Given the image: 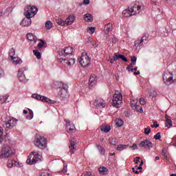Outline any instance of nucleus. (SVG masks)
<instances>
[{"label":"nucleus","mask_w":176,"mask_h":176,"mask_svg":"<svg viewBox=\"0 0 176 176\" xmlns=\"http://www.w3.org/2000/svg\"><path fill=\"white\" fill-rule=\"evenodd\" d=\"M14 155V150L8 144H5L1 148V158L8 159Z\"/></svg>","instance_id":"nucleus-1"},{"label":"nucleus","mask_w":176,"mask_h":176,"mask_svg":"<svg viewBox=\"0 0 176 176\" xmlns=\"http://www.w3.org/2000/svg\"><path fill=\"white\" fill-rule=\"evenodd\" d=\"M34 145L39 149H46L47 148V140L41 135H36L34 140Z\"/></svg>","instance_id":"nucleus-2"},{"label":"nucleus","mask_w":176,"mask_h":176,"mask_svg":"<svg viewBox=\"0 0 176 176\" xmlns=\"http://www.w3.org/2000/svg\"><path fill=\"white\" fill-rule=\"evenodd\" d=\"M41 156H42V154L38 151H32L28 156L26 163L32 166V164H35L37 162H39Z\"/></svg>","instance_id":"nucleus-3"},{"label":"nucleus","mask_w":176,"mask_h":176,"mask_svg":"<svg viewBox=\"0 0 176 176\" xmlns=\"http://www.w3.org/2000/svg\"><path fill=\"white\" fill-rule=\"evenodd\" d=\"M91 61V60L90 59V57H89L87 52H82L80 58H79L80 65L82 67V68H87V67H89Z\"/></svg>","instance_id":"nucleus-4"},{"label":"nucleus","mask_w":176,"mask_h":176,"mask_svg":"<svg viewBox=\"0 0 176 176\" xmlns=\"http://www.w3.org/2000/svg\"><path fill=\"white\" fill-rule=\"evenodd\" d=\"M123 104V96L120 93H116L113 96L112 105L116 108H120Z\"/></svg>","instance_id":"nucleus-5"},{"label":"nucleus","mask_w":176,"mask_h":176,"mask_svg":"<svg viewBox=\"0 0 176 176\" xmlns=\"http://www.w3.org/2000/svg\"><path fill=\"white\" fill-rule=\"evenodd\" d=\"M38 13V8L35 6H29L25 9L24 14L27 19H31L35 16Z\"/></svg>","instance_id":"nucleus-6"},{"label":"nucleus","mask_w":176,"mask_h":176,"mask_svg":"<svg viewBox=\"0 0 176 176\" xmlns=\"http://www.w3.org/2000/svg\"><path fill=\"white\" fill-rule=\"evenodd\" d=\"M28 72V69L27 67H23L19 69L18 71V78L20 82H27L28 78L25 77V74Z\"/></svg>","instance_id":"nucleus-7"},{"label":"nucleus","mask_w":176,"mask_h":176,"mask_svg":"<svg viewBox=\"0 0 176 176\" xmlns=\"http://www.w3.org/2000/svg\"><path fill=\"white\" fill-rule=\"evenodd\" d=\"M17 122H19V120L14 118H11L8 120V122H6V125H3L5 127L6 130H10L17 124Z\"/></svg>","instance_id":"nucleus-8"},{"label":"nucleus","mask_w":176,"mask_h":176,"mask_svg":"<svg viewBox=\"0 0 176 176\" xmlns=\"http://www.w3.org/2000/svg\"><path fill=\"white\" fill-rule=\"evenodd\" d=\"M163 80L165 85H171V83H173L174 80L173 79V74L170 72H166L164 74Z\"/></svg>","instance_id":"nucleus-9"},{"label":"nucleus","mask_w":176,"mask_h":176,"mask_svg":"<svg viewBox=\"0 0 176 176\" xmlns=\"http://www.w3.org/2000/svg\"><path fill=\"white\" fill-rule=\"evenodd\" d=\"M32 97L36 100L42 101L43 102H47L48 104H53V100L46 98V96H41L38 94H34Z\"/></svg>","instance_id":"nucleus-10"},{"label":"nucleus","mask_w":176,"mask_h":176,"mask_svg":"<svg viewBox=\"0 0 176 176\" xmlns=\"http://www.w3.org/2000/svg\"><path fill=\"white\" fill-rule=\"evenodd\" d=\"M72 53H74V51L72 47H67L65 50H62L59 52L60 56H63L64 57L72 56Z\"/></svg>","instance_id":"nucleus-11"},{"label":"nucleus","mask_w":176,"mask_h":176,"mask_svg":"<svg viewBox=\"0 0 176 176\" xmlns=\"http://www.w3.org/2000/svg\"><path fill=\"white\" fill-rule=\"evenodd\" d=\"M129 8L131 9L133 16H135V14H140V12H141V6H140V4H132Z\"/></svg>","instance_id":"nucleus-12"},{"label":"nucleus","mask_w":176,"mask_h":176,"mask_svg":"<svg viewBox=\"0 0 176 176\" xmlns=\"http://www.w3.org/2000/svg\"><path fill=\"white\" fill-rule=\"evenodd\" d=\"M66 122V130L67 133H74L75 132V125L71 123L69 120H65Z\"/></svg>","instance_id":"nucleus-13"},{"label":"nucleus","mask_w":176,"mask_h":176,"mask_svg":"<svg viewBox=\"0 0 176 176\" xmlns=\"http://www.w3.org/2000/svg\"><path fill=\"white\" fill-rule=\"evenodd\" d=\"M96 83H97V76L94 74H91L89 78V89H93L94 86H96Z\"/></svg>","instance_id":"nucleus-14"},{"label":"nucleus","mask_w":176,"mask_h":176,"mask_svg":"<svg viewBox=\"0 0 176 176\" xmlns=\"http://www.w3.org/2000/svg\"><path fill=\"white\" fill-rule=\"evenodd\" d=\"M59 61L60 63H65L67 65V67H71V65H74L75 64V58H59Z\"/></svg>","instance_id":"nucleus-15"},{"label":"nucleus","mask_w":176,"mask_h":176,"mask_svg":"<svg viewBox=\"0 0 176 176\" xmlns=\"http://www.w3.org/2000/svg\"><path fill=\"white\" fill-rule=\"evenodd\" d=\"M76 138H72L70 140L69 152L71 155H74V151L75 150V145H76Z\"/></svg>","instance_id":"nucleus-16"},{"label":"nucleus","mask_w":176,"mask_h":176,"mask_svg":"<svg viewBox=\"0 0 176 176\" xmlns=\"http://www.w3.org/2000/svg\"><path fill=\"white\" fill-rule=\"evenodd\" d=\"M140 146L142 148H153V144L149 140H144L140 144Z\"/></svg>","instance_id":"nucleus-17"},{"label":"nucleus","mask_w":176,"mask_h":176,"mask_svg":"<svg viewBox=\"0 0 176 176\" xmlns=\"http://www.w3.org/2000/svg\"><path fill=\"white\" fill-rule=\"evenodd\" d=\"M58 96L62 100H67L68 97H69V95H68V91H66L65 89L60 90L58 91Z\"/></svg>","instance_id":"nucleus-18"},{"label":"nucleus","mask_w":176,"mask_h":176,"mask_svg":"<svg viewBox=\"0 0 176 176\" xmlns=\"http://www.w3.org/2000/svg\"><path fill=\"white\" fill-rule=\"evenodd\" d=\"M10 60L12 64H14V65H19L23 63V60L19 57H18L17 55L13 58H11Z\"/></svg>","instance_id":"nucleus-19"},{"label":"nucleus","mask_w":176,"mask_h":176,"mask_svg":"<svg viewBox=\"0 0 176 176\" xmlns=\"http://www.w3.org/2000/svg\"><path fill=\"white\" fill-rule=\"evenodd\" d=\"M75 19L76 17L74 15H69L65 21L66 25H71V24H74Z\"/></svg>","instance_id":"nucleus-20"},{"label":"nucleus","mask_w":176,"mask_h":176,"mask_svg":"<svg viewBox=\"0 0 176 176\" xmlns=\"http://www.w3.org/2000/svg\"><path fill=\"white\" fill-rule=\"evenodd\" d=\"M165 119L166 126L168 127V129H170V127L173 126V120H171V117L168 115H165Z\"/></svg>","instance_id":"nucleus-21"},{"label":"nucleus","mask_w":176,"mask_h":176,"mask_svg":"<svg viewBox=\"0 0 176 176\" xmlns=\"http://www.w3.org/2000/svg\"><path fill=\"white\" fill-rule=\"evenodd\" d=\"M113 57H114L115 61H118V60H119V58L122 60V61H124V63H127V61H129V60H127V58H126V56H124V55H118L117 53H115L113 54Z\"/></svg>","instance_id":"nucleus-22"},{"label":"nucleus","mask_w":176,"mask_h":176,"mask_svg":"<svg viewBox=\"0 0 176 176\" xmlns=\"http://www.w3.org/2000/svg\"><path fill=\"white\" fill-rule=\"evenodd\" d=\"M113 30V26L111 23H109L104 25V34H108Z\"/></svg>","instance_id":"nucleus-23"},{"label":"nucleus","mask_w":176,"mask_h":176,"mask_svg":"<svg viewBox=\"0 0 176 176\" xmlns=\"http://www.w3.org/2000/svg\"><path fill=\"white\" fill-rule=\"evenodd\" d=\"M19 166V162L14 160H9L8 162V167L12 168V167H16Z\"/></svg>","instance_id":"nucleus-24"},{"label":"nucleus","mask_w":176,"mask_h":176,"mask_svg":"<svg viewBox=\"0 0 176 176\" xmlns=\"http://www.w3.org/2000/svg\"><path fill=\"white\" fill-rule=\"evenodd\" d=\"M122 14L124 17H131V16H134L133 14V12H131L130 7H129L128 9L124 10L122 12Z\"/></svg>","instance_id":"nucleus-25"},{"label":"nucleus","mask_w":176,"mask_h":176,"mask_svg":"<svg viewBox=\"0 0 176 176\" xmlns=\"http://www.w3.org/2000/svg\"><path fill=\"white\" fill-rule=\"evenodd\" d=\"M27 38L29 41H30V42H34V43H36V36H35L32 33H28L27 34Z\"/></svg>","instance_id":"nucleus-26"},{"label":"nucleus","mask_w":176,"mask_h":176,"mask_svg":"<svg viewBox=\"0 0 176 176\" xmlns=\"http://www.w3.org/2000/svg\"><path fill=\"white\" fill-rule=\"evenodd\" d=\"M31 18H27V19H23L21 22L22 25H24V27H30L31 25Z\"/></svg>","instance_id":"nucleus-27"},{"label":"nucleus","mask_w":176,"mask_h":176,"mask_svg":"<svg viewBox=\"0 0 176 176\" xmlns=\"http://www.w3.org/2000/svg\"><path fill=\"white\" fill-rule=\"evenodd\" d=\"M8 56L9 60L12 59L13 57H16V50L11 48L9 51Z\"/></svg>","instance_id":"nucleus-28"},{"label":"nucleus","mask_w":176,"mask_h":176,"mask_svg":"<svg viewBox=\"0 0 176 176\" xmlns=\"http://www.w3.org/2000/svg\"><path fill=\"white\" fill-rule=\"evenodd\" d=\"M99 173L101 175H105L107 173H108V169L107 167L104 166H100L99 168Z\"/></svg>","instance_id":"nucleus-29"},{"label":"nucleus","mask_w":176,"mask_h":176,"mask_svg":"<svg viewBox=\"0 0 176 176\" xmlns=\"http://www.w3.org/2000/svg\"><path fill=\"white\" fill-rule=\"evenodd\" d=\"M129 148V144H119L117 146V151L122 152V151H124V149H127Z\"/></svg>","instance_id":"nucleus-30"},{"label":"nucleus","mask_w":176,"mask_h":176,"mask_svg":"<svg viewBox=\"0 0 176 176\" xmlns=\"http://www.w3.org/2000/svg\"><path fill=\"white\" fill-rule=\"evenodd\" d=\"M84 19L87 23H91V21H93V16L91 14H85Z\"/></svg>","instance_id":"nucleus-31"},{"label":"nucleus","mask_w":176,"mask_h":176,"mask_svg":"<svg viewBox=\"0 0 176 176\" xmlns=\"http://www.w3.org/2000/svg\"><path fill=\"white\" fill-rule=\"evenodd\" d=\"M95 104L99 108H105V101L104 100H100V101L97 100L95 102Z\"/></svg>","instance_id":"nucleus-32"},{"label":"nucleus","mask_w":176,"mask_h":176,"mask_svg":"<svg viewBox=\"0 0 176 176\" xmlns=\"http://www.w3.org/2000/svg\"><path fill=\"white\" fill-rule=\"evenodd\" d=\"M101 131H104V133H109L111 131V126L107 125L106 126H100Z\"/></svg>","instance_id":"nucleus-33"},{"label":"nucleus","mask_w":176,"mask_h":176,"mask_svg":"<svg viewBox=\"0 0 176 176\" xmlns=\"http://www.w3.org/2000/svg\"><path fill=\"white\" fill-rule=\"evenodd\" d=\"M9 98V95L6 94L5 96H0V101L1 104H3V102H6L8 101V99Z\"/></svg>","instance_id":"nucleus-34"},{"label":"nucleus","mask_w":176,"mask_h":176,"mask_svg":"<svg viewBox=\"0 0 176 176\" xmlns=\"http://www.w3.org/2000/svg\"><path fill=\"white\" fill-rule=\"evenodd\" d=\"M149 38V34H144L142 38L140 39V43H142L143 42H146V41H148V38Z\"/></svg>","instance_id":"nucleus-35"},{"label":"nucleus","mask_w":176,"mask_h":176,"mask_svg":"<svg viewBox=\"0 0 176 176\" xmlns=\"http://www.w3.org/2000/svg\"><path fill=\"white\" fill-rule=\"evenodd\" d=\"M124 122L122 120L117 118L116 120V124L118 126V127H121V126H123Z\"/></svg>","instance_id":"nucleus-36"},{"label":"nucleus","mask_w":176,"mask_h":176,"mask_svg":"<svg viewBox=\"0 0 176 176\" xmlns=\"http://www.w3.org/2000/svg\"><path fill=\"white\" fill-rule=\"evenodd\" d=\"M33 53H34V56H36V57L38 59H40L41 57H42L41 52H39V51L38 50H33Z\"/></svg>","instance_id":"nucleus-37"},{"label":"nucleus","mask_w":176,"mask_h":176,"mask_svg":"<svg viewBox=\"0 0 176 176\" xmlns=\"http://www.w3.org/2000/svg\"><path fill=\"white\" fill-rule=\"evenodd\" d=\"M56 23H57V24H58L59 25H67L65 23V21H63V19H56Z\"/></svg>","instance_id":"nucleus-38"},{"label":"nucleus","mask_w":176,"mask_h":176,"mask_svg":"<svg viewBox=\"0 0 176 176\" xmlns=\"http://www.w3.org/2000/svg\"><path fill=\"white\" fill-rule=\"evenodd\" d=\"M52 27H53V23H52V21H47L45 23V28H47V30H50V28H52Z\"/></svg>","instance_id":"nucleus-39"},{"label":"nucleus","mask_w":176,"mask_h":176,"mask_svg":"<svg viewBox=\"0 0 176 176\" xmlns=\"http://www.w3.org/2000/svg\"><path fill=\"white\" fill-rule=\"evenodd\" d=\"M137 112H140V113H142L144 112V110L142 109V107L141 106H138L136 104V106L133 108Z\"/></svg>","instance_id":"nucleus-40"},{"label":"nucleus","mask_w":176,"mask_h":176,"mask_svg":"<svg viewBox=\"0 0 176 176\" xmlns=\"http://www.w3.org/2000/svg\"><path fill=\"white\" fill-rule=\"evenodd\" d=\"M149 94L151 97H156L157 96V92L153 89H150Z\"/></svg>","instance_id":"nucleus-41"},{"label":"nucleus","mask_w":176,"mask_h":176,"mask_svg":"<svg viewBox=\"0 0 176 176\" xmlns=\"http://www.w3.org/2000/svg\"><path fill=\"white\" fill-rule=\"evenodd\" d=\"M141 160H142V158L140 157H136L133 162L135 163V164H141Z\"/></svg>","instance_id":"nucleus-42"},{"label":"nucleus","mask_w":176,"mask_h":176,"mask_svg":"<svg viewBox=\"0 0 176 176\" xmlns=\"http://www.w3.org/2000/svg\"><path fill=\"white\" fill-rule=\"evenodd\" d=\"M26 118L27 119H28V120H31V119L34 118V112L32 111V110H30L29 114Z\"/></svg>","instance_id":"nucleus-43"},{"label":"nucleus","mask_w":176,"mask_h":176,"mask_svg":"<svg viewBox=\"0 0 176 176\" xmlns=\"http://www.w3.org/2000/svg\"><path fill=\"white\" fill-rule=\"evenodd\" d=\"M133 63H130L128 67H126V69L128 71H131V72H134V69L133 68Z\"/></svg>","instance_id":"nucleus-44"},{"label":"nucleus","mask_w":176,"mask_h":176,"mask_svg":"<svg viewBox=\"0 0 176 176\" xmlns=\"http://www.w3.org/2000/svg\"><path fill=\"white\" fill-rule=\"evenodd\" d=\"M143 165H144V160H141V162L140 164V166L136 168L137 170H140L139 171V173H142V170H142V166Z\"/></svg>","instance_id":"nucleus-45"},{"label":"nucleus","mask_w":176,"mask_h":176,"mask_svg":"<svg viewBox=\"0 0 176 176\" xmlns=\"http://www.w3.org/2000/svg\"><path fill=\"white\" fill-rule=\"evenodd\" d=\"M153 124L151 125V127H152V129H153V128L157 129V127H159V124H157V121L153 120Z\"/></svg>","instance_id":"nucleus-46"},{"label":"nucleus","mask_w":176,"mask_h":176,"mask_svg":"<svg viewBox=\"0 0 176 176\" xmlns=\"http://www.w3.org/2000/svg\"><path fill=\"white\" fill-rule=\"evenodd\" d=\"M41 42L38 43V47L39 49H42V47H45V41H43L42 40H41Z\"/></svg>","instance_id":"nucleus-47"},{"label":"nucleus","mask_w":176,"mask_h":176,"mask_svg":"<svg viewBox=\"0 0 176 176\" xmlns=\"http://www.w3.org/2000/svg\"><path fill=\"white\" fill-rule=\"evenodd\" d=\"M111 145H116L118 144V140L116 138H113L111 140H110Z\"/></svg>","instance_id":"nucleus-48"},{"label":"nucleus","mask_w":176,"mask_h":176,"mask_svg":"<svg viewBox=\"0 0 176 176\" xmlns=\"http://www.w3.org/2000/svg\"><path fill=\"white\" fill-rule=\"evenodd\" d=\"M2 135H3V128L0 126V142H2Z\"/></svg>","instance_id":"nucleus-49"},{"label":"nucleus","mask_w":176,"mask_h":176,"mask_svg":"<svg viewBox=\"0 0 176 176\" xmlns=\"http://www.w3.org/2000/svg\"><path fill=\"white\" fill-rule=\"evenodd\" d=\"M151 130L149 127L144 129V134H146V135H148V134L151 133Z\"/></svg>","instance_id":"nucleus-50"},{"label":"nucleus","mask_w":176,"mask_h":176,"mask_svg":"<svg viewBox=\"0 0 176 176\" xmlns=\"http://www.w3.org/2000/svg\"><path fill=\"white\" fill-rule=\"evenodd\" d=\"M135 106H137V100H133L131 102V107L132 108H134Z\"/></svg>","instance_id":"nucleus-51"},{"label":"nucleus","mask_w":176,"mask_h":176,"mask_svg":"<svg viewBox=\"0 0 176 176\" xmlns=\"http://www.w3.org/2000/svg\"><path fill=\"white\" fill-rule=\"evenodd\" d=\"M131 61L133 63V65H135V63L137 61V57L133 56L131 57Z\"/></svg>","instance_id":"nucleus-52"},{"label":"nucleus","mask_w":176,"mask_h":176,"mask_svg":"<svg viewBox=\"0 0 176 176\" xmlns=\"http://www.w3.org/2000/svg\"><path fill=\"white\" fill-rule=\"evenodd\" d=\"M155 140H160L162 138V135H160V132H158L156 135H154Z\"/></svg>","instance_id":"nucleus-53"},{"label":"nucleus","mask_w":176,"mask_h":176,"mask_svg":"<svg viewBox=\"0 0 176 176\" xmlns=\"http://www.w3.org/2000/svg\"><path fill=\"white\" fill-rule=\"evenodd\" d=\"M60 90H65L68 91V85L67 84H63L62 89Z\"/></svg>","instance_id":"nucleus-54"},{"label":"nucleus","mask_w":176,"mask_h":176,"mask_svg":"<svg viewBox=\"0 0 176 176\" xmlns=\"http://www.w3.org/2000/svg\"><path fill=\"white\" fill-rule=\"evenodd\" d=\"M140 102L142 105H145V104H146V102L145 101V99H144V98L140 99Z\"/></svg>","instance_id":"nucleus-55"},{"label":"nucleus","mask_w":176,"mask_h":176,"mask_svg":"<svg viewBox=\"0 0 176 176\" xmlns=\"http://www.w3.org/2000/svg\"><path fill=\"white\" fill-rule=\"evenodd\" d=\"M98 149L101 151V153H104L105 152V151L104 150V148H102V146H97Z\"/></svg>","instance_id":"nucleus-56"},{"label":"nucleus","mask_w":176,"mask_h":176,"mask_svg":"<svg viewBox=\"0 0 176 176\" xmlns=\"http://www.w3.org/2000/svg\"><path fill=\"white\" fill-rule=\"evenodd\" d=\"M90 43L94 46V47H97V43H96V41L91 40Z\"/></svg>","instance_id":"nucleus-57"},{"label":"nucleus","mask_w":176,"mask_h":176,"mask_svg":"<svg viewBox=\"0 0 176 176\" xmlns=\"http://www.w3.org/2000/svg\"><path fill=\"white\" fill-rule=\"evenodd\" d=\"M134 43L135 46H138L139 45H141V43H141V40H136Z\"/></svg>","instance_id":"nucleus-58"},{"label":"nucleus","mask_w":176,"mask_h":176,"mask_svg":"<svg viewBox=\"0 0 176 176\" xmlns=\"http://www.w3.org/2000/svg\"><path fill=\"white\" fill-rule=\"evenodd\" d=\"M89 30L91 32V34H93L94 32H96V28L94 27H90L89 28Z\"/></svg>","instance_id":"nucleus-59"},{"label":"nucleus","mask_w":176,"mask_h":176,"mask_svg":"<svg viewBox=\"0 0 176 176\" xmlns=\"http://www.w3.org/2000/svg\"><path fill=\"white\" fill-rule=\"evenodd\" d=\"M132 171L135 173V174H140V171H138V170L135 168H132Z\"/></svg>","instance_id":"nucleus-60"},{"label":"nucleus","mask_w":176,"mask_h":176,"mask_svg":"<svg viewBox=\"0 0 176 176\" xmlns=\"http://www.w3.org/2000/svg\"><path fill=\"white\" fill-rule=\"evenodd\" d=\"M82 175H85V176H91L92 174H91V172H85V173L82 174Z\"/></svg>","instance_id":"nucleus-61"},{"label":"nucleus","mask_w":176,"mask_h":176,"mask_svg":"<svg viewBox=\"0 0 176 176\" xmlns=\"http://www.w3.org/2000/svg\"><path fill=\"white\" fill-rule=\"evenodd\" d=\"M162 155H164V157L166 159V160H169V158L167 157V155L164 152V150H162Z\"/></svg>","instance_id":"nucleus-62"},{"label":"nucleus","mask_w":176,"mask_h":176,"mask_svg":"<svg viewBox=\"0 0 176 176\" xmlns=\"http://www.w3.org/2000/svg\"><path fill=\"white\" fill-rule=\"evenodd\" d=\"M67 166H64L62 170V173H63V174H65L67 173Z\"/></svg>","instance_id":"nucleus-63"},{"label":"nucleus","mask_w":176,"mask_h":176,"mask_svg":"<svg viewBox=\"0 0 176 176\" xmlns=\"http://www.w3.org/2000/svg\"><path fill=\"white\" fill-rule=\"evenodd\" d=\"M41 176H49V173H41Z\"/></svg>","instance_id":"nucleus-64"}]
</instances>
